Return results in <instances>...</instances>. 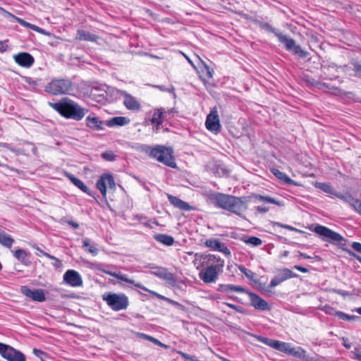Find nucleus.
Masks as SVG:
<instances>
[{"label": "nucleus", "instance_id": "60", "mask_svg": "<svg viewBox=\"0 0 361 361\" xmlns=\"http://www.w3.org/2000/svg\"><path fill=\"white\" fill-rule=\"evenodd\" d=\"M8 48V45L6 44V42L4 41H0V52H4L6 51Z\"/></svg>", "mask_w": 361, "mask_h": 361}, {"label": "nucleus", "instance_id": "41", "mask_svg": "<svg viewBox=\"0 0 361 361\" xmlns=\"http://www.w3.org/2000/svg\"><path fill=\"white\" fill-rule=\"evenodd\" d=\"M306 351L298 347V348H290L289 355H293L298 358H305Z\"/></svg>", "mask_w": 361, "mask_h": 361}, {"label": "nucleus", "instance_id": "61", "mask_svg": "<svg viewBox=\"0 0 361 361\" xmlns=\"http://www.w3.org/2000/svg\"><path fill=\"white\" fill-rule=\"evenodd\" d=\"M293 269L298 270L302 273H307L309 271V270L307 268H305V267L299 266V265H295L293 267Z\"/></svg>", "mask_w": 361, "mask_h": 361}, {"label": "nucleus", "instance_id": "3", "mask_svg": "<svg viewBox=\"0 0 361 361\" xmlns=\"http://www.w3.org/2000/svg\"><path fill=\"white\" fill-rule=\"evenodd\" d=\"M48 104L63 117L78 121L82 120L88 111L68 97H63L58 102H49Z\"/></svg>", "mask_w": 361, "mask_h": 361}, {"label": "nucleus", "instance_id": "58", "mask_svg": "<svg viewBox=\"0 0 361 361\" xmlns=\"http://www.w3.org/2000/svg\"><path fill=\"white\" fill-rule=\"evenodd\" d=\"M33 353L38 357H40L41 359L42 358V355H46V353H44V351L39 350V349H37V348H34L33 349Z\"/></svg>", "mask_w": 361, "mask_h": 361}, {"label": "nucleus", "instance_id": "23", "mask_svg": "<svg viewBox=\"0 0 361 361\" xmlns=\"http://www.w3.org/2000/svg\"><path fill=\"white\" fill-rule=\"evenodd\" d=\"M349 64L350 66L348 65L343 66V71L348 72L349 70H351L353 72V75L354 77L361 79V63L355 60H352Z\"/></svg>", "mask_w": 361, "mask_h": 361}, {"label": "nucleus", "instance_id": "39", "mask_svg": "<svg viewBox=\"0 0 361 361\" xmlns=\"http://www.w3.org/2000/svg\"><path fill=\"white\" fill-rule=\"evenodd\" d=\"M335 196L339 198L340 200H343V202L348 203L350 207L352 206L353 203L355 200V198L350 193L348 192L345 195L341 194L340 192H336V194H335Z\"/></svg>", "mask_w": 361, "mask_h": 361}, {"label": "nucleus", "instance_id": "19", "mask_svg": "<svg viewBox=\"0 0 361 361\" xmlns=\"http://www.w3.org/2000/svg\"><path fill=\"white\" fill-rule=\"evenodd\" d=\"M204 245L206 247H209L214 250L221 252L227 257L231 256V251L229 249L217 239H208L205 241Z\"/></svg>", "mask_w": 361, "mask_h": 361}, {"label": "nucleus", "instance_id": "36", "mask_svg": "<svg viewBox=\"0 0 361 361\" xmlns=\"http://www.w3.org/2000/svg\"><path fill=\"white\" fill-rule=\"evenodd\" d=\"M331 312H329V314L334 315L342 320L354 321L357 318V316L349 315L343 312L334 310L333 308H331Z\"/></svg>", "mask_w": 361, "mask_h": 361}, {"label": "nucleus", "instance_id": "20", "mask_svg": "<svg viewBox=\"0 0 361 361\" xmlns=\"http://www.w3.org/2000/svg\"><path fill=\"white\" fill-rule=\"evenodd\" d=\"M123 104L126 108L130 111H140L141 109V104L133 96L128 93H125L123 96Z\"/></svg>", "mask_w": 361, "mask_h": 361}, {"label": "nucleus", "instance_id": "26", "mask_svg": "<svg viewBox=\"0 0 361 361\" xmlns=\"http://www.w3.org/2000/svg\"><path fill=\"white\" fill-rule=\"evenodd\" d=\"M98 37L85 30L80 29L77 31L76 39L80 41L95 42Z\"/></svg>", "mask_w": 361, "mask_h": 361}, {"label": "nucleus", "instance_id": "53", "mask_svg": "<svg viewBox=\"0 0 361 361\" xmlns=\"http://www.w3.org/2000/svg\"><path fill=\"white\" fill-rule=\"evenodd\" d=\"M352 248L357 252L361 253V243L358 242H353L351 244Z\"/></svg>", "mask_w": 361, "mask_h": 361}, {"label": "nucleus", "instance_id": "48", "mask_svg": "<svg viewBox=\"0 0 361 361\" xmlns=\"http://www.w3.org/2000/svg\"><path fill=\"white\" fill-rule=\"evenodd\" d=\"M275 226H277L279 227H281V228H286V229H288L289 231H300L298 229L291 226H289V225H286V224H281L279 222H274L273 223Z\"/></svg>", "mask_w": 361, "mask_h": 361}, {"label": "nucleus", "instance_id": "18", "mask_svg": "<svg viewBox=\"0 0 361 361\" xmlns=\"http://www.w3.org/2000/svg\"><path fill=\"white\" fill-rule=\"evenodd\" d=\"M13 58L16 63L25 68H30L35 63L34 57L27 52L19 53L14 55Z\"/></svg>", "mask_w": 361, "mask_h": 361}, {"label": "nucleus", "instance_id": "54", "mask_svg": "<svg viewBox=\"0 0 361 361\" xmlns=\"http://www.w3.org/2000/svg\"><path fill=\"white\" fill-rule=\"evenodd\" d=\"M346 250V252L348 253V255H349L350 257H353V258L356 259L359 262H360V263H361V257H360V255H357L356 253H355V252H354L353 251H352V250Z\"/></svg>", "mask_w": 361, "mask_h": 361}, {"label": "nucleus", "instance_id": "38", "mask_svg": "<svg viewBox=\"0 0 361 361\" xmlns=\"http://www.w3.org/2000/svg\"><path fill=\"white\" fill-rule=\"evenodd\" d=\"M278 276H279L280 279L282 281H284L291 278H297L299 276L297 274L293 273L290 269L288 268H284L281 269Z\"/></svg>", "mask_w": 361, "mask_h": 361}, {"label": "nucleus", "instance_id": "17", "mask_svg": "<svg viewBox=\"0 0 361 361\" xmlns=\"http://www.w3.org/2000/svg\"><path fill=\"white\" fill-rule=\"evenodd\" d=\"M63 281L73 287L80 286L82 284V279L80 275L73 269H69L65 272Z\"/></svg>", "mask_w": 361, "mask_h": 361}, {"label": "nucleus", "instance_id": "14", "mask_svg": "<svg viewBox=\"0 0 361 361\" xmlns=\"http://www.w3.org/2000/svg\"><path fill=\"white\" fill-rule=\"evenodd\" d=\"M96 185L102 196L105 197L107 187L109 188H115V182L113 176L110 173L102 174L97 180Z\"/></svg>", "mask_w": 361, "mask_h": 361}, {"label": "nucleus", "instance_id": "63", "mask_svg": "<svg viewBox=\"0 0 361 361\" xmlns=\"http://www.w3.org/2000/svg\"><path fill=\"white\" fill-rule=\"evenodd\" d=\"M173 305L175 306L176 307H177L178 309L181 310H185V307L182 304L179 303V302H178L176 301L173 302Z\"/></svg>", "mask_w": 361, "mask_h": 361}, {"label": "nucleus", "instance_id": "9", "mask_svg": "<svg viewBox=\"0 0 361 361\" xmlns=\"http://www.w3.org/2000/svg\"><path fill=\"white\" fill-rule=\"evenodd\" d=\"M0 354L8 361H26L23 353L2 343H0Z\"/></svg>", "mask_w": 361, "mask_h": 361}, {"label": "nucleus", "instance_id": "7", "mask_svg": "<svg viewBox=\"0 0 361 361\" xmlns=\"http://www.w3.org/2000/svg\"><path fill=\"white\" fill-rule=\"evenodd\" d=\"M313 231L317 234L322 236L324 240H327L330 243L343 245L342 243L345 242V239L341 234L324 226L317 225Z\"/></svg>", "mask_w": 361, "mask_h": 361}, {"label": "nucleus", "instance_id": "64", "mask_svg": "<svg viewBox=\"0 0 361 361\" xmlns=\"http://www.w3.org/2000/svg\"><path fill=\"white\" fill-rule=\"evenodd\" d=\"M68 224L71 225L73 228L77 229L79 228V224L77 222L73 221H68Z\"/></svg>", "mask_w": 361, "mask_h": 361}, {"label": "nucleus", "instance_id": "59", "mask_svg": "<svg viewBox=\"0 0 361 361\" xmlns=\"http://www.w3.org/2000/svg\"><path fill=\"white\" fill-rule=\"evenodd\" d=\"M225 305L228 306V307H230L231 308L236 310L238 312H242V310H241L242 307H240V306H238V305H233V304L227 303V302H226Z\"/></svg>", "mask_w": 361, "mask_h": 361}, {"label": "nucleus", "instance_id": "42", "mask_svg": "<svg viewBox=\"0 0 361 361\" xmlns=\"http://www.w3.org/2000/svg\"><path fill=\"white\" fill-rule=\"evenodd\" d=\"M245 243L247 245H250L252 246H259L262 244V240L257 237L255 236H251L249 237L247 239L244 240Z\"/></svg>", "mask_w": 361, "mask_h": 361}, {"label": "nucleus", "instance_id": "50", "mask_svg": "<svg viewBox=\"0 0 361 361\" xmlns=\"http://www.w3.org/2000/svg\"><path fill=\"white\" fill-rule=\"evenodd\" d=\"M149 341H151L153 343H154L155 345H157L160 347H162L165 349H167L169 348L168 345H166V344H164L162 343L161 341H159L158 339L151 336L150 338H149Z\"/></svg>", "mask_w": 361, "mask_h": 361}, {"label": "nucleus", "instance_id": "10", "mask_svg": "<svg viewBox=\"0 0 361 361\" xmlns=\"http://www.w3.org/2000/svg\"><path fill=\"white\" fill-rule=\"evenodd\" d=\"M279 41L283 44L285 48L288 51H293L295 54L298 55L301 58H305L308 55V52L302 49L300 46L295 44V41L284 35L279 36Z\"/></svg>", "mask_w": 361, "mask_h": 361}, {"label": "nucleus", "instance_id": "35", "mask_svg": "<svg viewBox=\"0 0 361 361\" xmlns=\"http://www.w3.org/2000/svg\"><path fill=\"white\" fill-rule=\"evenodd\" d=\"M13 256L23 264L28 265L30 264L28 261L29 254L23 249H18L13 252Z\"/></svg>", "mask_w": 361, "mask_h": 361}, {"label": "nucleus", "instance_id": "15", "mask_svg": "<svg viewBox=\"0 0 361 361\" xmlns=\"http://www.w3.org/2000/svg\"><path fill=\"white\" fill-rule=\"evenodd\" d=\"M247 293L249 296L251 305L256 310L261 311L270 310V306L269 305L268 302L258 295L250 291H247Z\"/></svg>", "mask_w": 361, "mask_h": 361}, {"label": "nucleus", "instance_id": "44", "mask_svg": "<svg viewBox=\"0 0 361 361\" xmlns=\"http://www.w3.org/2000/svg\"><path fill=\"white\" fill-rule=\"evenodd\" d=\"M319 188L328 194H331V195H335V194H336V192L334 190V189L332 188V186L329 183H320L319 185Z\"/></svg>", "mask_w": 361, "mask_h": 361}, {"label": "nucleus", "instance_id": "28", "mask_svg": "<svg viewBox=\"0 0 361 361\" xmlns=\"http://www.w3.org/2000/svg\"><path fill=\"white\" fill-rule=\"evenodd\" d=\"M253 23L257 25L261 29L267 32L274 33L278 39L280 35H283L282 33L277 32L276 30L269 23L263 22L258 19L254 20Z\"/></svg>", "mask_w": 361, "mask_h": 361}, {"label": "nucleus", "instance_id": "47", "mask_svg": "<svg viewBox=\"0 0 361 361\" xmlns=\"http://www.w3.org/2000/svg\"><path fill=\"white\" fill-rule=\"evenodd\" d=\"M283 281L280 279L279 276L277 275L276 276H274L271 280V282L269 285V287L270 288H272L278 285H279L281 283H282Z\"/></svg>", "mask_w": 361, "mask_h": 361}, {"label": "nucleus", "instance_id": "22", "mask_svg": "<svg viewBox=\"0 0 361 361\" xmlns=\"http://www.w3.org/2000/svg\"><path fill=\"white\" fill-rule=\"evenodd\" d=\"M153 274L159 279L166 281L170 285L173 286H176V281L174 275L168 271L166 269L161 267L159 268L156 271H154Z\"/></svg>", "mask_w": 361, "mask_h": 361}, {"label": "nucleus", "instance_id": "21", "mask_svg": "<svg viewBox=\"0 0 361 361\" xmlns=\"http://www.w3.org/2000/svg\"><path fill=\"white\" fill-rule=\"evenodd\" d=\"M167 198L171 204L174 207L178 208L183 211H190L193 209L188 202L180 200L176 196H173L171 194H167Z\"/></svg>", "mask_w": 361, "mask_h": 361}, {"label": "nucleus", "instance_id": "30", "mask_svg": "<svg viewBox=\"0 0 361 361\" xmlns=\"http://www.w3.org/2000/svg\"><path fill=\"white\" fill-rule=\"evenodd\" d=\"M87 126L93 130H101L102 129V121L96 116H87L86 118Z\"/></svg>", "mask_w": 361, "mask_h": 361}, {"label": "nucleus", "instance_id": "27", "mask_svg": "<svg viewBox=\"0 0 361 361\" xmlns=\"http://www.w3.org/2000/svg\"><path fill=\"white\" fill-rule=\"evenodd\" d=\"M317 87H318V89L326 92H330L334 95H341L343 94V91L340 88L334 86L330 87L328 84L325 82H319L317 85Z\"/></svg>", "mask_w": 361, "mask_h": 361}, {"label": "nucleus", "instance_id": "40", "mask_svg": "<svg viewBox=\"0 0 361 361\" xmlns=\"http://www.w3.org/2000/svg\"><path fill=\"white\" fill-rule=\"evenodd\" d=\"M82 247L86 248L87 252L94 255L98 253V249L94 245H91L88 239H85L82 240Z\"/></svg>", "mask_w": 361, "mask_h": 361}, {"label": "nucleus", "instance_id": "49", "mask_svg": "<svg viewBox=\"0 0 361 361\" xmlns=\"http://www.w3.org/2000/svg\"><path fill=\"white\" fill-rule=\"evenodd\" d=\"M290 350V347L289 344H288L285 342H282L279 350L281 352L289 354Z\"/></svg>", "mask_w": 361, "mask_h": 361}, {"label": "nucleus", "instance_id": "13", "mask_svg": "<svg viewBox=\"0 0 361 361\" xmlns=\"http://www.w3.org/2000/svg\"><path fill=\"white\" fill-rule=\"evenodd\" d=\"M205 126L207 130L215 133L221 131V126L219 118L218 111L216 109H213L207 115Z\"/></svg>", "mask_w": 361, "mask_h": 361}, {"label": "nucleus", "instance_id": "11", "mask_svg": "<svg viewBox=\"0 0 361 361\" xmlns=\"http://www.w3.org/2000/svg\"><path fill=\"white\" fill-rule=\"evenodd\" d=\"M279 41L283 44L285 48L288 51H293L295 54L298 55L301 58H305L308 55V52L302 49L300 46L295 44V41L284 35L279 36Z\"/></svg>", "mask_w": 361, "mask_h": 361}, {"label": "nucleus", "instance_id": "62", "mask_svg": "<svg viewBox=\"0 0 361 361\" xmlns=\"http://www.w3.org/2000/svg\"><path fill=\"white\" fill-rule=\"evenodd\" d=\"M137 336L140 338L145 339V340H147V341H149V338L151 337V336L145 334L144 333H137Z\"/></svg>", "mask_w": 361, "mask_h": 361}, {"label": "nucleus", "instance_id": "24", "mask_svg": "<svg viewBox=\"0 0 361 361\" xmlns=\"http://www.w3.org/2000/svg\"><path fill=\"white\" fill-rule=\"evenodd\" d=\"M65 174L66 176L71 181V183L74 185H75L77 188H78L80 190H81L86 194L91 195V192L89 188L84 184V183L82 180L75 177L73 174L70 173H66Z\"/></svg>", "mask_w": 361, "mask_h": 361}, {"label": "nucleus", "instance_id": "46", "mask_svg": "<svg viewBox=\"0 0 361 361\" xmlns=\"http://www.w3.org/2000/svg\"><path fill=\"white\" fill-rule=\"evenodd\" d=\"M351 207L357 212L360 215H361V200L356 199L353 203Z\"/></svg>", "mask_w": 361, "mask_h": 361}, {"label": "nucleus", "instance_id": "33", "mask_svg": "<svg viewBox=\"0 0 361 361\" xmlns=\"http://www.w3.org/2000/svg\"><path fill=\"white\" fill-rule=\"evenodd\" d=\"M256 338H257V341L266 344L268 346L273 348L274 349L278 350H279L281 345L282 343V341L270 339V338L263 337L261 336H256Z\"/></svg>", "mask_w": 361, "mask_h": 361}, {"label": "nucleus", "instance_id": "1", "mask_svg": "<svg viewBox=\"0 0 361 361\" xmlns=\"http://www.w3.org/2000/svg\"><path fill=\"white\" fill-rule=\"evenodd\" d=\"M196 259H199L198 269L200 278L205 283H214L219 275L223 272L224 260L219 256L212 254H196Z\"/></svg>", "mask_w": 361, "mask_h": 361}, {"label": "nucleus", "instance_id": "32", "mask_svg": "<svg viewBox=\"0 0 361 361\" xmlns=\"http://www.w3.org/2000/svg\"><path fill=\"white\" fill-rule=\"evenodd\" d=\"M154 238L156 241L166 246H171L175 242L172 236L166 234H157L154 236Z\"/></svg>", "mask_w": 361, "mask_h": 361}, {"label": "nucleus", "instance_id": "37", "mask_svg": "<svg viewBox=\"0 0 361 361\" xmlns=\"http://www.w3.org/2000/svg\"><path fill=\"white\" fill-rule=\"evenodd\" d=\"M252 197L259 201L271 203V204H274L278 206L283 205V204L280 201L276 200V199H274L271 197H269V196H263V195H259V194H253Z\"/></svg>", "mask_w": 361, "mask_h": 361}, {"label": "nucleus", "instance_id": "34", "mask_svg": "<svg viewBox=\"0 0 361 361\" xmlns=\"http://www.w3.org/2000/svg\"><path fill=\"white\" fill-rule=\"evenodd\" d=\"M15 242L14 239L4 231L0 230V244L3 246L11 248Z\"/></svg>", "mask_w": 361, "mask_h": 361}, {"label": "nucleus", "instance_id": "12", "mask_svg": "<svg viewBox=\"0 0 361 361\" xmlns=\"http://www.w3.org/2000/svg\"><path fill=\"white\" fill-rule=\"evenodd\" d=\"M172 113L173 109H169L168 111H166L164 108L154 109L152 118L149 121L151 124L154 126L155 131L157 132L160 129V126L166 118V114H171Z\"/></svg>", "mask_w": 361, "mask_h": 361}, {"label": "nucleus", "instance_id": "29", "mask_svg": "<svg viewBox=\"0 0 361 361\" xmlns=\"http://www.w3.org/2000/svg\"><path fill=\"white\" fill-rule=\"evenodd\" d=\"M218 290L226 293L229 292L243 293L245 292V288L232 284H221L219 286Z\"/></svg>", "mask_w": 361, "mask_h": 361}, {"label": "nucleus", "instance_id": "25", "mask_svg": "<svg viewBox=\"0 0 361 361\" xmlns=\"http://www.w3.org/2000/svg\"><path fill=\"white\" fill-rule=\"evenodd\" d=\"M271 171L278 179L283 181L284 183L288 185H299L297 182L292 180L285 173L281 171L280 170L277 169H271Z\"/></svg>", "mask_w": 361, "mask_h": 361}, {"label": "nucleus", "instance_id": "43", "mask_svg": "<svg viewBox=\"0 0 361 361\" xmlns=\"http://www.w3.org/2000/svg\"><path fill=\"white\" fill-rule=\"evenodd\" d=\"M18 22L21 24V25H23L30 29H32V30H35L37 32H39V33H44V30L41 28V27H39L38 26L35 25H33V24H31L30 23H27L22 19H18Z\"/></svg>", "mask_w": 361, "mask_h": 361}, {"label": "nucleus", "instance_id": "56", "mask_svg": "<svg viewBox=\"0 0 361 361\" xmlns=\"http://www.w3.org/2000/svg\"><path fill=\"white\" fill-rule=\"evenodd\" d=\"M238 269L240 271V272L244 274L246 276H249V273H252L250 270L247 269L243 265L239 266Z\"/></svg>", "mask_w": 361, "mask_h": 361}, {"label": "nucleus", "instance_id": "16", "mask_svg": "<svg viewBox=\"0 0 361 361\" xmlns=\"http://www.w3.org/2000/svg\"><path fill=\"white\" fill-rule=\"evenodd\" d=\"M21 293L34 301L44 302L46 300L44 292L42 289L32 290L27 286H22Z\"/></svg>", "mask_w": 361, "mask_h": 361}, {"label": "nucleus", "instance_id": "6", "mask_svg": "<svg viewBox=\"0 0 361 361\" xmlns=\"http://www.w3.org/2000/svg\"><path fill=\"white\" fill-rule=\"evenodd\" d=\"M102 299L114 311L127 309L129 305L128 298L124 293H106L102 295Z\"/></svg>", "mask_w": 361, "mask_h": 361}, {"label": "nucleus", "instance_id": "45", "mask_svg": "<svg viewBox=\"0 0 361 361\" xmlns=\"http://www.w3.org/2000/svg\"><path fill=\"white\" fill-rule=\"evenodd\" d=\"M101 157L103 159L109 161H113L116 159V156L114 154V153L112 151H106L104 152Z\"/></svg>", "mask_w": 361, "mask_h": 361}, {"label": "nucleus", "instance_id": "2", "mask_svg": "<svg viewBox=\"0 0 361 361\" xmlns=\"http://www.w3.org/2000/svg\"><path fill=\"white\" fill-rule=\"evenodd\" d=\"M247 198L238 197L221 192H210L207 195V200L216 207H219L238 216L247 209Z\"/></svg>", "mask_w": 361, "mask_h": 361}, {"label": "nucleus", "instance_id": "5", "mask_svg": "<svg viewBox=\"0 0 361 361\" xmlns=\"http://www.w3.org/2000/svg\"><path fill=\"white\" fill-rule=\"evenodd\" d=\"M73 84L67 78H54L44 86V92L53 96L70 94Z\"/></svg>", "mask_w": 361, "mask_h": 361}, {"label": "nucleus", "instance_id": "55", "mask_svg": "<svg viewBox=\"0 0 361 361\" xmlns=\"http://www.w3.org/2000/svg\"><path fill=\"white\" fill-rule=\"evenodd\" d=\"M41 81V80H33L32 78H29L27 82L30 85H31L32 87L35 88L36 86L39 85V82Z\"/></svg>", "mask_w": 361, "mask_h": 361}, {"label": "nucleus", "instance_id": "31", "mask_svg": "<svg viewBox=\"0 0 361 361\" xmlns=\"http://www.w3.org/2000/svg\"><path fill=\"white\" fill-rule=\"evenodd\" d=\"M130 120L124 116H116L109 119L107 121V126L109 127L113 126H123L128 124Z\"/></svg>", "mask_w": 361, "mask_h": 361}, {"label": "nucleus", "instance_id": "51", "mask_svg": "<svg viewBox=\"0 0 361 361\" xmlns=\"http://www.w3.org/2000/svg\"><path fill=\"white\" fill-rule=\"evenodd\" d=\"M255 209L258 214H265L269 210V208L267 207L257 206L255 207Z\"/></svg>", "mask_w": 361, "mask_h": 361}, {"label": "nucleus", "instance_id": "52", "mask_svg": "<svg viewBox=\"0 0 361 361\" xmlns=\"http://www.w3.org/2000/svg\"><path fill=\"white\" fill-rule=\"evenodd\" d=\"M178 353L180 355V356L185 360H192V361H197V359L195 358L194 356H191L187 353H183V352H178Z\"/></svg>", "mask_w": 361, "mask_h": 361}, {"label": "nucleus", "instance_id": "57", "mask_svg": "<svg viewBox=\"0 0 361 361\" xmlns=\"http://www.w3.org/2000/svg\"><path fill=\"white\" fill-rule=\"evenodd\" d=\"M37 250H39L44 256L47 257V258H49L50 259H53V260H58L55 257L43 251L42 250L39 249V247H37Z\"/></svg>", "mask_w": 361, "mask_h": 361}, {"label": "nucleus", "instance_id": "8", "mask_svg": "<svg viewBox=\"0 0 361 361\" xmlns=\"http://www.w3.org/2000/svg\"><path fill=\"white\" fill-rule=\"evenodd\" d=\"M104 273L111 276H114L121 281H125V282H128L130 284H133L135 286L146 291V292H149L152 294H153L154 295L157 296L158 298H161V299H163V300H167L170 304H171L173 305V302H175V300H173L170 298H165L164 296H162L154 291H152V290H149L148 288H147L146 287H145L143 285H142L141 283H136L134 280L133 279H128L126 275L125 274H122L121 273H116V272H113V271H104Z\"/></svg>", "mask_w": 361, "mask_h": 361}, {"label": "nucleus", "instance_id": "4", "mask_svg": "<svg viewBox=\"0 0 361 361\" xmlns=\"http://www.w3.org/2000/svg\"><path fill=\"white\" fill-rule=\"evenodd\" d=\"M145 152L150 157L157 159L166 166L173 169L176 168V163L173 155V151L171 147L162 145H157L154 147H147Z\"/></svg>", "mask_w": 361, "mask_h": 361}]
</instances>
